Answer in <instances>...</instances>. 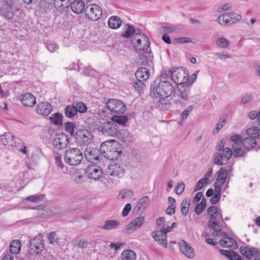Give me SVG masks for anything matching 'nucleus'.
Listing matches in <instances>:
<instances>
[{
    "mask_svg": "<svg viewBox=\"0 0 260 260\" xmlns=\"http://www.w3.org/2000/svg\"><path fill=\"white\" fill-rule=\"evenodd\" d=\"M207 212L210 217L208 225L214 231L212 235L214 237L222 236L225 234V232L222 230V224H225L223 220L221 212L216 206H210L207 209Z\"/></svg>",
    "mask_w": 260,
    "mask_h": 260,
    "instance_id": "nucleus-1",
    "label": "nucleus"
},
{
    "mask_svg": "<svg viewBox=\"0 0 260 260\" xmlns=\"http://www.w3.org/2000/svg\"><path fill=\"white\" fill-rule=\"evenodd\" d=\"M167 71L162 72L160 79L158 82L154 81L151 85V90L156 92L161 98H168L172 95L174 91V87L170 81L167 78Z\"/></svg>",
    "mask_w": 260,
    "mask_h": 260,
    "instance_id": "nucleus-2",
    "label": "nucleus"
},
{
    "mask_svg": "<svg viewBox=\"0 0 260 260\" xmlns=\"http://www.w3.org/2000/svg\"><path fill=\"white\" fill-rule=\"evenodd\" d=\"M117 141L110 140L103 142L100 147V153L104 157L113 160L118 159L122 154V151L117 149Z\"/></svg>",
    "mask_w": 260,
    "mask_h": 260,
    "instance_id": "nucleus-3",
    "label": "nucleus"
},
{
    "mask_svg": "<svg viewBox=\"0 0 260 260\" xmlns=\"http://www.w3.org/2000/svg\"><path fill=\"white\" fill-rule=\"evenodd\" d=\"M167 75H171V80L177 85L189 84L187 82L188 74L187 71L183 67L176 68L173 70L168 71Z\"/></svg>",
    "mask_w": 260,
    "mask_h": 260,
    "instance_id": "nucleus-4",
    "label": "nucleus"
},
{
    "mask_svg": "<svg viewBox=\"0 0 260 260\" xmlns=\"http://www.w3.org/2000/svg\"><path fill=\"white\" fill-rule=\"evenodd\" d=\"M158 107L161 110L178 111L184 105L179 100L173 95L170 98H161L157 104Z\"/></svg>",
    "mask_w": 260,
    "mask_h": 260,
    "instance_id": "nucleus-5",
    "label": "nucleus"
},
{
    "mask_svg": "<svg viewBox=\"0 0 260 260\" xmlns=\"http://www.w3.org/2000/svg\"><path fill=\"white\" fill-rule=\"evenodd\" d=\"M64 160L70 165L77 166L83 159V153L78 148H72L68 149L64 154Z\"/></svg>",
    "mask_w": 260,
    "mask_h": 260,
    "instance_id": "nucleus-6",
    "label": "nucleus"
},
{
    "mask_svg": "<svg viewBox=\"0 0 260 260\" xmlns=\"http://www.w3.org/2000/svg\"><path fill=\"white\" fill-rule=\"evenodd\" d=\"M17 11L16 0H3L0 12L3 17L8 19H12Z\"/></svg>",
    "mask_w": 260,
    "mask_h": 260,
    "instance_id": "nucleus-7",
    "label": "nucleus"
},
{
    "mask_svg": "<svg viewBox=\"0 0 260 260\" xmlns=\"http://www.w3.org/2000/svg\"><path fill=\"white\" fill-rule=\"evenodd\" d=\"M93 138L92 132L86 129H79L75 134V139L78 144L81 146L90 144L93 141Z\"/></svg>",
    "mask_w": 260,
    "mask_h": 260,
    "instance_id": "nucleus-8",
    "label": "nucleus"
},
{
    "mask_svg": "<svg viewBox=\"0 0 260 260\" xmlns=\"http://www.w3.org/2000/svg\"><path fill=\"white\" fill-rule=\"evenodd\" d=\"M241 19V16L236 13H225L220 15L217 21L223 26H230L238 22Z\"/></svg>",
    "mask_w": 260,
    "mask_h": 260,
    "instance_id": "nucleus-9",
    "label": "nucleus"
},
{
    "mask_svg": "<svg viewBox=\"0 0 260 260\" xmlns=\"http://www.w3.org/2000/svg\"><path fill=\"white\" fill-rule=\"evenodd\" d=\"M190 92V86L189 84L180 85L177 86V90L173 94L176 99L181 102L184 106L188 101Z\"/></svg>",
    "mask_w": 260,
    "mask_h": 260,
    "instance_id": "nucleus-10",
    "label": "nucleus"
},
{
    "mask_svg": "<svg viewBox=\"0 0 260 260\" xmlns=\"http://www.w3.org/2000/svg\"><path fill=\"white\" fill-rule=\"evenodd\" d=\"M102 133L107 136L117 137L120 127L119 126L111 121L104 122L100 127Z\"/></svg>",
    "mask_w": 260,
    "mask_h": 260,
    "instance_id": "nucleus-11",
    "label": "nucleus"
},
{
    "mask_svg": "<svg viewBox=\"0 0 260 260\" xmlns=\"http://www.w3.org/2000/svg\"><path fill=\"white\" fill-rule=\"evenodd\" d=\"M44 248L43 236L39 234L29 241L28 252L30 254H38L42 252Z\"/></svg>",
    "mask_w": 260,
    "mask_h": 260,
    "instance_id": "nucleus-12",
    "label": "nucleus"
},
{
    "mask_svg": "<svg viewBox=\"0 0 260 260\" xmlns=\"http://www.w3.org/2000/svg\"><path fill=\"white\" fill-rule=\"evenodd\" d=\"M86 17L92 21H97L102 16L103 12L100 7L96 4H90L85 9Z\"/></svg>",
    "mask_w": 260,
    "mask_h": 260,
    "instance_id": "nucleus-13",
    "label": "nucleus"
},
{
    "mask_svg": "<svg viewBox=\"0 0 260 260\" xmlns=\"http://www.w3.org/2000/svg\"><path fill=\"white\" fill-rule=\"evenodd\" d=\"M107 108L112 112L121 114L125 112L126 107L120 100L110 99L107 103Z\"/></svg>",
    "mask_w": 260,
    "mask_h": 260,
    "instance_id": "nucleus-14",
    "label": "nucleus"
},
{
    "mask_svg": "<svg viewBox=\"0 0 260 260\" xmlns=\"http://www.w3.org/2000/svg\"><path fill=\"white\" fill-rule=\"evenodd\" d=\"M69 140V137L66 134L59 133L55 135L52 143L55 148L60 150L67 146Z\"/></svg>",
    "mask_w": 260,
    "mask_h": 260,
    "instance_id": "nucleus-15",
    "label": "nucleus"
},
{
    "mask_svg": "<svg viewBox=\"0 0 260 260\" xmlns=\"http://www.w3.org/2000/svg\"><path fill=\"white\" fill-rule=\"evenodd\" d=\"M85 174L89 179L95 180L100 179L103 175L101 168L94 164L88 165L85 168Z\"/></svg>",
    "mask_w": 260,
    "mask_h": 260,
    "instance_id": "nucleus-16",
    "label": "nucleus"
},
{
    "mask_svg": "<svg viewBox=\"0 0 260 260\" xmlns=\"http://www.w3.org/2000/svg\"><path fill=\"white\" fill-rule=\"evenodd\" d=\"M233 152L231 148L226 147L223 149L222 153H216L214 155V163L216 165H221L224 161H227L232 156Z\"/></svg>",
    "mask_w": 260,
    "mask_h": 260,
    "instance_id": "nucleus-17",
    "label": "nucleus"
},
{
    "mask_svg": "<svg viewBox=\"0 0 260 260\" xmlns=\"http://www.w3.org/2000/svg\"><path fill=\"white\" fill-rule=\"evenodd\" d=\"M107 173L111 176L121 178L124 175V169L120 164H112L108 166Z\"/></svg>",
    "mask_w": 260,
    "mask_h": 260,
    "instance_id": "nucleus-18",
    "label": "nucleus"
},
{
    "mask_svg": "<svg viewBox=\"0 0 260 260\" xmlns=\"http://www.w3.org/2000/svg\"><path fill=\"white\" fill-rule=\"evenodd\" d=\"M151 236L159 245L165 248L167 247V235H165L161 230L153 231L151 233Z\"/></svg>",
    "mask_w": 260,
    "mask_h": 260,
    "instance_id": "nucleus-19",
    "label": "nucleus"
},
{
    "mask_svg": "<svg viewBox=\"0 0 260 260\" xmlns=\"http://www.w3.org/2000/svg\"><path fill=\"white\" fill-rule=\"evenodd\" d=\"M36 112L42 116H48L52 111L51 105L47 102L38 103L36 108Z\"/></svg>",
    "mask_w": 260,
    "mask_h": 260,
    "instance_id": "nucleus-20",
    "label": "nucleus"
},
{
    "mask_svg": "<svg viewBox=\"0 0 260 260\" xmlns=\"http://www.w3.org/2000/svg\"><path fill=\"white\" fill-rule=\"evenodd\" d=\"M100 151L98 149L93 147H87L84 152V156L89 161L92 162L94 160H99Z\"/></svg>",
    "mask_w": 260,
    "mask_h": 260,
    "instance_id": "nucleus-21",
    "label": "nucleus"
},
{
    "mask_svg": "<svg viewBox=\"0 0 260 260\" xmlns=\"http://www.w3.org/2000/svg\"><path fill=\"white\" fill-rule=\"evenodd\" d=\"M21 102L25 107L31 108L36 104V98L32 93L27 92L21 95Z\"/></svg>",
    "mask_w": 260,
    "mask_h": 260,
    "instance_id": "nucleus-22",
    "label": "nucleus"
},
{
    "mask_svg": "<svg viewBox=\"0 0 260 260\" xmlns=\"http://www.w3.org/2000/svg\"><path fill=\"white\" fill-rule=\"evenodd\" d=\"M219 236V237H220ZM223 237L219 241V244L223 247L235 249L237 248L238 245L235 240L232 238L226 237V234L221 236Z\"/></svg>",
    "mask_w": 260,
    "mask_h": 260,
    "instance_id": "nucleus-23",
    "label": "nucleus"
},
{
    "mask_svg": "<svg viewBox=\"0 0 260 260\" xmlns=\"http://www.w3.org/2000/svg\"><path fill=\"white\" fill-rule=\"evenodd\" d=\"M181 251L188 258H193L194 252L192 247L184 240H181L179 243Z\"/></svg>",
    "mask_w": 260,
    "mask_h": 260,
    "instance_id": "nucleus-24",
    "label": "nucleus"
},
{
    "mask_svg": "<svg viewBox=\"0 0 260 260\" xmlns=\"http://www.w3.org/2000/svg\"><path fill=\"white\" fill-rule=\"evenodd\" d=\"M239 251L247 259H251L253 256H256L258 252L257 249L247 246L241 247Z\"/></svg>",
    "mask_w": 260,
    "mask_h": 260,
    "instance_id": "nucleus-25",
    "label": "nucleus"
},
{
    "mask_svg": "<svg viewBox=\"0 0 260 260\" xmlns=\"http://www.w3.org/2000/svg\"><path fill=\"white\" fill-rule=\"evenodd\" d=\"M117 137L126 143L133 142L135 140L134 136L125 129H119Z\"/></svg>",
    "mask_w": 260,
    "mask_h": 260,
    "instance_id": "nucleus-26",
    "label": "nucleus"
},
{
    "mask_svg": "<svg viewBox=\"0 0 260 260\" xmlns=\"http://www.w3.org/2000/svg\"><path fill=\"white\" fill-rule=\"evenodd\" d=\"M70 6L72 11L76 14H79L85 11V3L81 0H74Z\"/></svg>",
    "mask_w": 260,
    "mask_h": 260,
    "instance_id": "nucleus-27",
    "label": "nucleus"
},
{
    "mask_svg": "<svg viewBox=\"0 0 260 260\" xmlns=\"http://www.w3.org/2000/svg\"><path fill=\"white\" fill-rule=\"evenodd\" d=\"M144 221V217L143 216L136 217L127 225L125 229L127 231H135L141 226Z\"/></svg>",
    "mask_w": 260,
    "mask_h": 260,
    "instance_id": "nucleus-28",
    "label": "nucleus"
},
{
    "mask_svg": "<svg viewBox=\"0 0 260 260\" xmlns=\"http://www.w3.org/2000/svg\"><path fill=\"white\" fill-rule=\"evenodd\" d=\"M136 38L137 39V44L138 46H140L142 42H144V45L142 48V50L144 51H147L150 46V43L148 37L144 34H140L139 32L136 33Z\"/></svg>",
    "mask_w": 260,
    "mask_h": 260,
    "instance_id": "nucleus-29",
    "label": "nucleus"
},
{
    "mask_svg": "<svg viewBox=\"0 0 260 260\" xmlns=\"http://www.w3.org/2000/svg\"><path fill=\"white\" fill-rule=\"evenodd\" d=\"M220 252L230 260H243V258L237 252L233 250L220 249Z\"/></svg>",
    "mask_w": 260,
    "mask_h": 260,
    "instance_id": "nucleus-30",
    "label": "nucleus"
},
{
    "mask_svg": "<svg viewBox=\"0 0 260 260\" xmlns=\"http://www.w3.org/2000/svg\"><path fill=\"white\" fill-rule=\"evenodd\" d=\"M135 76L137 79L145 81L149 76V71L146 67L140 68L136 72Z\"/></svg>",
    "mask_w": 260,
    "mask_h": 260,
    "instance_id": "nucleus-31",
    "label": "nucleus"
},
{
    "mask_svg": "<svg viewBox=\"0 0 260 260\" xmlns=\"http://www.w3.org/2000/svg\"><path fill=\"white\" fill-rule=\"evenodd\" d=\"M122 24V21L117 16H111L108 20V25L112 29H117Z\"/></svg>",
    "mask_w": 260,
    "mask_h": 260,
    "instance_id": "nucleus-32",
    "label": "nucleus"
},
{
    "mask_svg": "<svg viewBox=\"0 0 260 260\" xmlns=\"http://www.w3.org/2000/svg\"><path fill=\"white\" fill-rule=\"evenodd\" d=\"M111 121L117 125L124 126L128 121V117L125 115H115L112 117Z\"/></svg>",
    "mask_w": 260,
    "mask_h": 260,
    "instance_id": "nucleus-33",
    "label": "nucleus"
},
{
    "mask_svg": "<svg viewBox=\"0 0 260 260\" xmlns=\"http://www.w3.org/2000/svg\"><path fill=\"white\" fill-rule=\"evenodd\" d=\"M121 257L122 260H136V254L132 250L125 249L122 252Z\"/></svg>",
    "mask_w": 260,
    "mask_h": 260,
    "instance_id": "nucleus-34",
    "label": "nucleus"
},
{
    "mask_svg": "<svg viewBox=\"0 0 260 260\" xmlns=\"http://www.w3.org/2000/svg\"><path fill=\"white\" fill-rule=\"evenodd\" d=\"M136 30L135 27L129 24H126L123 27V33L122 36L125 38L131 37L133 34H135Z\"/></svg>",
    "mask_w": 260,
    "mask_h": 260,
    "instance_id": "nucleus-35",
    "label": "nucleus"
},
{
    "mask_svg": "<svg viewBox=\"0 0 260 260\" xmlns=\"http://www.w3.org/2000/svg\"><path fill=\"white\" fill-rule=\"evenodd\" d=\"M120 224V222L116 220H108L105 221L103 226L105 230H111L116 229Z\"/></svg>",
    "mask_w": 260,
    "mask_h": 260,
    "instance_id": "nucleus-36",
    "label": "nucleus"
},
{
    "mask_svg": "<svg viewBox=\"0 0 260 260\" xmlns=\"http://www.w3.org/2000/svg\"><path fill=\"white\" fill-rule=\"evenodd\" d=\"M256 144V140L254 138L248 136L242 141V144L247 149L253 148L255 147Z\"/></svg>",
    "mask_w": 260,
    "mask_h": 260,
    "instance_id": "nucleus-37",
    "label": "nucleus"
},
{
    "mask_svg": "<svg viewBox=\"0 0 260 260\" xmlns=\"http://www.w3.org/2000/svg\"><path fill=\"white\" fill-rule=\"evenodd\" d=\"M21 249V243L19 240H16L13 241L10 246V250L12 253L17 254Z\"/></svg>",
    "mask_w": 260,
    "mask_h": 260,
    "instance_id": "nucleus-38",
    "label": "nucleus"
},
{
    "mask_svg": "<svg viewBox=\"0 0 260 260\" xmlns=\"http://www.w3.org/2000/svg\"><path fill=\"white\" fill-rule=\"evenodd\" d=\"M50 122L56 125H60L62 123V115L58 113L52 114L50 117Z\"/></svg>",
    "mask_w": 260,
    "mask_h": 260,
    "instance_id": "nucleus-39",
    "label": "nucleus"
},
{
    "mask_svg": "<svg viewBox=\"0 0 260 260\" xmlns=\"http://www.w3.org/2000/svg\"><path fill=\"white\" fill-rule=\"evenodd\" d=\"M228 175V171L222 168H221L218 172L217 178L215 182L219 184H223L225 181Z\"/></svg>",
    "mask_w": 260,
    "mask_h": 260,
    "instance_id": "nucleus-40",
    "label": "nucleus"
},
{
    "mask_svg": "<svg viewBox=\"0 0 260 260\" xmlns=\"http://www.w3.org/2000/svg\"><path fill=\"white\" fill-rule=\"evenodd\" d=\"M150 199L148 196H144L142 197L137 203L136 208L138 210H140L142 208H145L149 204Z\"/></svg>",
    "mask_w": 260,
    "mask_h": 260,
    "instance_id": "nucleus-41",
    "label": "nucleus"
},
{
    "mask_svg": "<svg viewBox=\"0 0 260 260\" xmlns=\"http://www.w3.org/2000/svg\"><path fill=\"white\" fill-rule=\"evenodd\" d=\"M64 113L69 118H73L77 114L76 110L74 105H68L64 109Z\"/></svg>",
    "mask_w": 260,
    "mask_h": 260,
    "instance_id": "nucleus-42",
    "label": "nucleus"
},
{
    "mask_svg": "<svg viewBox=\"0 0 260 260\" xmlns=\"http://www.w3.org/2000/svg\"><path fill=\"white\" fill-rule=\"evenodd\" d=\"M259 131L260 129L257 127H252L249 128L247 130L246 133L248 137L254 138L255 140L259 136Z\"/></svg>",
    "mask_w": 260,
    "mask_h": 260,
    "instance_id": "nucleus-43",
    "label": "nucleus"
},
{
    "mask_svg": "<svg viewBox=\"0 0 260 260\" xmlns=\"http://www.w3.org/2000/svg\"><path fill=\"white\" fill-rule=\"evenodd\" d=\"M136 62L138 65L143 66L145 67H147L149 64L147 56L143 54H140L139 55Z\"/></svg>",
    "mask_w": 260,
    "mask_h": 260,
    "instance_id": "nucleus-44",
    "label": "nucleus"
},
{
    "mask_svg": "<svg viewBox=\"0 0 260 260\" xmlns=\"http://www.w3.org/2000/svg\"><path fill=\"white\" fill-rule=\"evenodd\" d=\"M181 206V210L182 214L185 216L187 215L190 206V200L187 199H184L183 200Z\"/></svg>",
    "mask_w": 260,
    "mask_h": 260,
    "instance_id": "nucleus-45",
    "label": "nucleus"
},
{
    "mask_svg": "<svg viewBox=\"0 0 260 260\" xmlns=\"http://www.w3.org/2000/svg\"><path fill=\"white\" fill-rule=\"evenodd\" d=\"M242 144H233L232 147L234 151V155L236 157H242L244 155V151L242 149Z\"/></svg>",
    "mask_w": 260,
    "mask_h": 260,
    "instance_id": "nucleus-46",
    "label": "nucleus"
},
{
    "mask_svg": "<svg viewBox=\"0 0 260 260\" xmlns=\"http://www.w3.org/2000/svg\"><path fill=\"white\" fill-rule=\"evenodd\" d=\"M75 109L76 110V113L79 112L80 113H84L87 111V108L84 103L81 102H76L74 105Z\"/></svg>",
    "mask_w": 260,
    "mask_h": 260,
    "instance_id": "nucleus-47",
    "label": "nucleus"
},
{
    "mask_svg": "<svg viewBox=\"0 0 260 260\" xmlns=\"http://www.w3.org/2000/svg\"><path fill=\"white\" fill-rule=\"evenodd\" d=\"M55 7L58 10H61L68 7V3L70 0H53Z\"/></svg>",
    "mask_w": 260,
    "mask_h": 260,
    "instance_id": "nucleus-48",
    "label": "nucleus"
},
{
    "mask_svg": "<svg viewBox=\"0 0 260 260\" xmlns=\"http://www.w3.org/2000/svg\"><path fill=\"white\" fill-rule=\"evenodd\" d=\"M119 197H120L122 199H131L134 196V192L132 190L129 189L123 190L120 192L119 193Z\"/></svg>",
    "mask_w": 260,
    "mask_h": 260,
    "instance_id": "nucleus-49",
    "label": "nucleus"
},
{
    "mask_svg": "<svg viewBox=\"0 0 260 260\" xmlns=\"http://www.w3.org/2000/svg\"><path fill=\"white\" fill-rule=\"evenodd\" d=\"M225 123V119L223 117L220 118L218 120V123L216 125L215 129L213 131V133L214 135L217 134L219 132V130L223 127Z\"/></svg>",
    "mask_w": 260,
    "mask_h": 260,
    "instance_id": "nucleus-50",
    "label": "nucleus"
},
{
    "mask_svg": "<svg viewBox=\"0 0 260 260\" xmlns=\"http://www.w3.org/2000/svg\"><path fill=\"white\" fill-rule=\"evenodd\" d=\"M44 195H34L27 197L26 199L27 201H30L34 203H39L44 199Z\"/></svg>",
    "mask_w": 260,
    "mask_h": 260,
    "instance_id": "nucleus-51",
    "label": "nucleus"
},
{
    "mask_svg": "<svg viewBox=\"0 0 260 260\" xmlns=\"http://www.w3.org/2000/svg\"><path fill=\"white\" fill-rule=\"evenodd\" d=\"M193 106L190 105L182 112L180 115L182 121H183L187 119L190 113L193 110Z\"/></svg>",
    "mask_w": 260,
    "mask_h": 260,
    "instance_id": "nucleus-52",
    "label": "nucleus"
},
{
    "mask_svg": "<svg viewBox=\"0 0 260 260\" xmlns=\"http://www.w3.org/2000/svg\"><path fill=\"white\" fill-rule=\"evenodd\" d=\"M216 44L219 47L225 48L230 45V43L224 38H219L216 40Z\"/></svg>",
    "mask_w": 260,
    "mask_h": 260,
    "instance_id": "nucleus-53",
    "label": "nucleus"
},
{
    "mask_svg": "<svg viewBox=\"0 0 260 260\" xmlns=\"http://www.w3.org/2000/svg\"><path fill=\"white\" fill-rule=\"evenodd\" d=\"M65 127L66 132L70 133L73 136L75 128V124L72 122H67L65 123Z\"/></svg>",
    "mask_w": 260,
    "mask_h": 260,
    "instance_id": "nucleus-54",
    "label": "nucleus"
},
{
    "mask_svg": "<svg viewBox=\"0 0 260 260\" xmlns=\"http://www.w3.org/2000/svg\"><path fill=\"white\" fill-rule=\"evenodd\" d=\"M48 239L49 243L54 244L58 242V238L55 232L50 233L48 235Z\"/></svg>",
    "mask_w": 260,
    "mask_h": 260,
    "instance_id": "nucleus-55",
    "label": "nucleus"
},
{
    "mask_svg": "<svg viewBox=\"0 0 260 260\" xmlns=\"http://www.w3.org/2000/svg\"><path fill=\"white\" fill-rule=\"evenodd\" d=\"M208 182L206 181L205 179H201L198 181L197 184L195 186L194 191H197L200 189H201L203 187H204L207 184Z\"/></svg>",
    "mask_w": 260,
    "mask_h": 260,
    "instance_id": "nucleus-56",
    "label": "nucleus"
},
{
    "mask_svg": "<svg viewBox=\"0 0 260 260\" xmlns=\"http://www.w3.org/2000/svg\"><path fill=\"white\" fill-rule=\"evenodd\" d=\"M144 86L143 80L137 79V81L133 83V86L138 91L142 90Z\"/></svg>",
    "mask_w": 260,
    "mask_h": 260,
    "instance_id": "nucleus-57",
    "label": "nucleus"
},
{
    "mask_svg": "<svg viewBox=\"0 0 260 260\" xmlns=\"http://www.w3.org/2000/svg\"><path fill=\"white\" fill-rule=\"evenodd\" d=\"M230 141L234 143L233 144H242V139L238 135H235L231 137Z\"/></svg>",
    "mask_w": 260,
    "mask_h": 260,
    "instance_id": "nucleus-58",
    "label": "nucleus"
},
{
    "mask_svg": "<svg viewBox=\"0 0 260 260\" xmlns=\"http://www.w3.org/2000/svg\"><path fill=\"white\" fill-rule=\"evenodd\" d=\"M184 188L185 185L184 183L179 182L175 187V192L177 194L180 195L183 192Z\"/></svg>",
    "mask_w": 260,
    "mask_h": 260,
    "instance_id": "nucleus-59",
    "label": "nucleus"
},
{
    "mask_svg": "<svg viewBox=\"0 0 260 260\" xmlns=\"http://www.w3.org/2000/svg\"><path fill=\"white\" fill-rule=\"evenodd\" d=\"M177 27L174 26H162L161 27V30L164 32H166V34L174 32L177 30Z\"/></svg>",
    "mask_w": 260,
    "mask_h": 260,
    "instance_id": "nucleus-60",
    "label": "nucleus"
},
{
    "mask_svg": "<svg viewBox=\"0 0 260 260\" xmlns=\"http://www.w3.org/2000/svg\"><path fill=\"white\" fill-rule=\"evenodd\" d=\"M46 47L51 52H54L58 49V46L54 43H46Z\"/></svg>",
    "mask_w": 260,
    "mask_h": 260,
    "instance_id": "nucleus-61",
    "label": "nucleus"
},
{
    "mask_svg": "<svg viewBox=\"0 0 260 260\" xmlns=\"http://www.w3.org/2000/svg\"><path fill=\"white\" fill-rule=\"evenodd\" d=\"M131 209H132V206H131V204H129V203L126 204L125 205V206L122 210V216L125 217V216H127L128 214H129V212L131 210Z\"/></svg>",
    "mask_w": 260,
    "mask_h": 260,
    "instance_id": "nucleus-62",
    "label": "nucleus"
},
{
    "mask_svg": "<svg viewBox=\"0 0 260 260\" xmlns=\"http://www.w3.org/2000/svg\"><path fill=\"white\" fill-rule=\"evenodd\" d=\"M222 184H219V183L215 182L214 183V190H215V195H217L220 197L221 196V185Z\"/></svg>",
    "mask_w": 260,
    "mask_h": 260,
    "instance_id": "nucleus-63",
    "label": "nucleus"
},
{
    "mask_svg": "<svg viewBox=\"0 0 260 260\" xmlns=\"http://www.w3.org/2000/svg\"><path fill=\"white\" fill-rule=\"evenodd\" d=\"M41 214L45 218H49L52 216V213L50 209L46 208L42 211Z\"/></svg>",
    "mask_w": 260,
    "mask_h": 260,
    "instance_id": "nucleus-64",
    "label": "nucleus"
}]
</instances>
